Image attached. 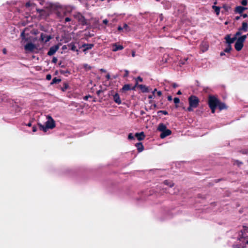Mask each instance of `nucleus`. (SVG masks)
I'll return each mask as SVG.
<instances>
[{
  "label": "nucleus",
  "mask_w": 248,
  "mask_h": 248,
  "mask_svg": "<svg viewBox=\"0 0 248 248\" xmlns=\"http://www.w3.org/2000/svg\"><path fill=\"white\" fill-rule=\"evenodd\" d=\"M239 19V17H236V19L238 20V19Z\"/></svg>",
  "instance_id": "obj_61"
},
{
  "label": "nucleus",
  "mask_w": 248,
  "mask_h": 248,
  "mask_svg": "<svg viewBox=\"0 0 248 248\" xmlns=\"http://www.w3.org/2000/svg\"><path fill=\"white\" fill-rule=\"evenodd\" d=\"M246 244H248V241L246 242Z\"/></svg>",
  "instance_id": "obj_64"
},
{
  "label": "nucleus",
  "mask_w": 248,
  "mask_h": 248,
  "mask_svg": "<svg viewBox=\"0 0 248 248\" xmlns=\"http://www.w3.org/2000/svg\"><path fill=\"white\" fill-rule=\"evenodd\" d=\"M75 17L77 19L81 24H84L85 22V20L84 17L80 14L75 15Z\"/></svg>",
  "instance_id": "obj_8"
},
{
  "label": "nucleus",
  "mask_w": 248,
  "mask_h": 248,
  "mask_svg": "<svg viewBox=\"0 0 248 248\" xmlns=\"http://www.w3.org/2000/svg\"><path fill=\"white\" fill-rule=\"evenodd\" d=\"M166 129H167L166 126L162 123L160 124L157 127V130L161 132L165 131Z\"/></svg>",
  "instance_id": "obj_17"
},
{
  "label": "nucleus",
  "mask_w": 248,
  "mask_h": 248,
  "mask_svg": "<svg viewBox=\"0 0 248 248\" xmlns=\"http://www.w3.org/2000/svg\"><path fill=\"white\" fill-rule=\"evenodd\" d=\"M212 8L215 10V11L217 15L218 16L220 12V8L215 5L213 6Z\"/></svg>",
  "instance_id": "obj_25"
},
{
  "label": "nucleus",
  "mask_w": 248,
  "mask_h": 248,
  "mask_svg": "<svg viewBox=\"0 0 248 248\" xmlns=\"http://www.w3.org/2000/svg\"><path fill=\"white\" fill-rule=\"evenodd\" d=\"M136 56L135 52L134 51H133L132 52V56L133 57H134Z\"/></svg>",
  "instance_id": "obj_45"
},
{
  "label": "nucleus",
  "mask_w": 248,
  "mask_h": 248,
  "mask_svg": "<svg viewBox=\"0 0 248 248\" xmlns=\"http://www.w3.org/2000/svg\"><path fill=\"white\" fill-rule=\"evenodd\" d=\"M46 118V121L45 123V125L38 124L40 129L45 132H46L48 129H52L55 126V121L51 116L47 115Z\"/></svg>",
  "instance_id": "obj_1"
},
{
  "label": "nucleus",
  "mask_w": 248,
  "mask_h": 248,
  "mask_svg": "<svg viewBox=\"0 0 248 248\" xmlns=\"http://www.w3.org/2000/svg\"><path fill=\"white\" fill-rule=\"evenodd\" d=\"M61 81V79H59V78H55L53 79L51 83V84H53L54 83H59Z\"/></svg>",
  "instance_id": "obj_29"
},
{
  "label": "nucleus",
  "mask_w": 248,
  "mask_h": 248,
  "mask_svg": "<svg viewBox=\"0 0 248 248\" xmlns=\"http://www.w3.org/2000/svg\"><path fill=\"white\" fill-rule=\"evenodd\" d=\"M125 74L124 77H127L128 75L129 72L127 70H124Z\"/></svg>",
  "instance_id": "obj_38"
},
{
  "label": "nucleus",
  "mask_w": 248,
  "mask_h": 248,
  "mask_svg": "<svg viewBox=\"0 0 248 248\" xmlns=\"http://www.w3.org/2000/svg\"><path fill=\"white\" fill-rule=\"evenodd\" d=\"M137 149L139 152H141L143 150L144 147L142 144L140 142L138 143L136 145Z\"/></svg>",
  "instance_id": "obj_19"
},
{
  "label": "nucleus",
  "mask_w": 248,
  "mask_h": 248,
  "mask_svg": "<svg viewBox=\"0 0 248 248\" xmlns=\"http://www.w3.org/2000/svg\"><path fill=\"white\" fill-rule=\"evenodd\" d=\"M217 107H218L220 110L226 108V105L224 103H222L220 101L219 102L218 105Z\"/></svg>",
  "instance_id": "obj_24"
},
{
  "label": "nucleus",
  "mask_w": 248,
  "mask_h": 248,
  "mask_svg": "<svg viewBox=\"0 0 248 248\" xmlns=\"http://www.w3.org/2000/svg\"><path fill=\"white\" fill-rule=\"evenodd\" d=\"M247 35H243L239 37L235 44L234 47L237 51H240L243 47V43L246 40Z\"/></svg>",
  "instance_id": "obj_4"
},
{
  "label": "nucleus",
  "mask_w": 248,
  "mask_h": 248,
  "mask_svg": "<svg viewBox=\"0 0 248 248\" xmlns=\"http://www.w3.org/2000/svg\"><path fill=\"white\" fill-rule=\"evenodd\" d=\"M243 33V31L239 29V31L235 33V36H236V38H237V37L242 34Z\"/></svg>",
  "instance_id": "obj_30"
},
{
  "label": "nucleus",
  "mask_w": 248,
  "mask_h": 248,
  "mask_svg": "<svg viewBox=\"0 0 248 248\" xmlns=\"http://www.w3.org/2000/svg\"><path fill=\"white\" fill-rule=\"evenodd\" d=\"M35 48L36 46L32 43H28L24 46V49L27 53L32 52Z\"/></svg>",
  "instance_id": "obj_5"
},
{
  "label": "nucleus",
  "mask_w": 248,
  "mask_h": 248,
  "mask_svg": "<svg viewBox=\"0 0 248 248\" xmlns=\"http://www.w3.org/2000/svg\"><path fill=\"white\" fill-rule=\"evenodd\" d=\"M51 78V76L49 74L46 75V79L48 80H50Z\"/></svg>",
  "instance_id": "obj_36"
},
{
  "label": "nucleus",
  "mask_w": 248,
  "mask_h": 248,
  "mask_svg": "<svg viewBox=\"0 0 248 248\" xmlns=\"http://www.w3.org/2000/svg\"><path fill=\"white\" fill-rule=\"evenodd\" d=\"M225 39L226 42L229 45H231V44L233 43L235 40H236V36H234L233 38L231 37L230 35H227L225 37Z\"/></svg>",
  "instance_id": "obj_9"
},
{
  "label": "nucleus",
  "mask_w": 248,
  "mask_h": 248,
  "mask_svg": "<svg viewBox=\"0 0 248 248\" xmlns=\"http://www.w3.org/2000/svg\"><path fill=\"white\" fill-rule=\"evenodd\" d=\"M32 131L33 132H35L36 131V128L35 127H33L32 128Z\"/></svg>",
  "instance_id": "obj_49"
},
{
  "label": "nucleus",
  "mask_w": 248,
  "mask_h": 248,
  "mask_svg": "<svg viewBox=\"0 0 248 248\" xmlns=\"http://www.w3.org/2000/svg\"><path fill=\"white\" fill-rule=\"evenodd\" d=\"M113 100L118 104L121 103V100L118 93H115L113 95Z\"/></svg>",
  "instance_id": "obj_16"
},
{
  "label": "nucleus",
  "mask_w": 248,
  "mask_h": 248,
  "mask_svg": "<svg viewBox=\"0 0 248 248\" xmlns=\"http://www.w3.org/2000/svg\"><path fill=\"white\" fill-rule=\"evenodd\" d=\"M2 51H3V53L4 54H6V52H7V51H6V49L5 48L3 49Z\"/></svg>",
  "instance_id": "obj_50"
},
{
  "label": "nucleus",
  "mask_w": 248,
  "mask_h": 248,
  "mask_svg": "<svg viewBox=\"0 0 248 248\" xmlns=\"http://www.w3.org/2000/svg\"><path fill=\"white\" fill-rule=\"evenodd\" d=\"M135 136L139 140H142L145 138V135L143 132L140 133H136Z\"/></svg>",
  "instance_id": "obj_12"
},
{
  "label": "nucleus",
  "mask_w": 248,
  "mask_h": 248,
  "mask_svg": "<svg viewBox=\"0 0 248 248\" xmlns=\"http://www.w3.org/2000/svg\"><path fill=\"white\" fill-rule=\"evenodd\" d=\"M112 51H117L118 50H122L124 48L123 46L120 45H118L116 43L112 44Z\"/></svg>",
  "instance_id": "obj_7"
},
{
  "label": "nucleus",
  "mask_w": 248,
  "mask_h": 248,
  "mask_svg": "<svg viewBox=\"0 0 248 248\" xmlns=\"http://www.w3.org/2000/svg\"><path fill=\"white\" fill-rule=\"evenodd\" d=\"M138 81H140V82H142V78L140 77H138L137 78H136V85L134 87H133L132 89V90H134L135 89V88L136 86H138Z\"/></svg>",
  "instance_id": "obj_28"
},
{
  "label": "nucleus",
  "mask_w": 248,
  "mask_h": 248,
  "mask_svg": "<svg viewBox=\"0 0 248 248\" xmlns=\"http://www.w3.org/2000/svg\"><path fill=\"white\" fill-rule=\"evenodd\" d=\"M241 4L243 5H247V1L246 0H243L242 1H241Z\"/></svg>",
  "instance_id": "obj_37"
},
{
  "label": "nucleus",
  "mask_w": 248,
  "mask_h": 248,
  "mask_svg": "<svg viewBox=\"0 0 248 248\" xmlns=\"http://www.w3.org/2000/svg\"><path fill=\"white\" fill-rule=\"evenodd\" d=\"M37 11L38 13L39 14V16H40V17L42 18L46 17L48 15L47 12H46V11L44 10L37 9Z\"/></svg>",
  "instance_id": "obj_11"
},
{
  "label": "nucleus",
  "mask_w": 248,
  "mask_h": 248,
  "mask_svg": "<svg viewBox=\"0 0 248 248\" xmlns=\"http://www.w3.org/2000/svg\"><path fill=\"white\" fill-rule=\"evenodd\" d=\"M173 87L174 88H176V87H177V85L176 83H174V84H173Z\"/></svg>",
  "instance_id": "obj_53"
},
{
  "label": "nucleus",
  "mask_w": 248,
  "mask_h": 248,
  "mask_svg": "<svg viewBox=\"0 0 248 248\" xmlns=\"http://www.w3.org/2000/svg\"><path fill=\"white\" fill-rule=\"evenodd\" d=\"M100 71L102 72H106V70L104 69H100Z\"/></svg>",
  "instance_id": "obj_52"
},
{
  "label": "nucleus",
  "mask_w": 248,
  "mask_h": 248,
  "mask_svg": "<svg viewBox=\"0 0 248 248\" xmlns=\"http://www.w3.org/2000/svg\"><path fill=\"white\" fill-rule=\"evenodd\" d=\"M110 77L109 74H107V76H106V78H107L108 79H110Z\"/></svg>",
  "instance_id": "obj_47"
},
{
  "label": "nucleus",
  "mask_w": 248,
  "mask_h": 248,
  "mask_svg": "<svg viewBox=\"0 0 248 248\" xmlns=\"http://www.w3.org/2000/svg\"><path fill=\"white\" fill-rule=\"evenodd\" d=\"M103 22L104 24H107L108 23V20L107 19H104L103 21Z\"/></svg>",
  "instance_id": "obj_40"
},
{
  "label": "nucleus",
  "mask_w": 248,
  "mask_h": 248,
  "mask_svg": "<svg viewBox=\"0 0 248 248\" xmlns=\"http://www.w3.org/2000/svg\"><path fill=\"white\" fill-rule=\"evenodd\" d=\"M174 102L175 104H177L180 102V99L178 97H175L174 98Z\"/></svg>",
  "instance_id": "obj_33"
},
{
  "label": "nucleus",
  "mask_w": 248,
  "mask_h": 248,
  "mask_svg": "<svg viewBox=\"0 0 248 248\" xmlns=\"http://www.w3.org/2000/svg\"><path fill=\"white\" fill-rule=\"evenodd\" d=\"M171 132L170 130L166 129V130L162 132L161 134H160V137L161 139H164L165 137H166L167 136L170 135L171 134Z\"/></svg>",
  "instance_id": "obj_10"
},
{
  "label": "nucleus",
  "mask_w": 248,
  "mask_h": 248,
  "mask_svg": "<svg viewBox=\"0 0 248 248\" xmlns=\"http://www.w3.org/2000/svg\"><path fill=\"white\" fill-rule=\"evenodd\" d=\"M225 25H227V24H228V22H226L225 23Z\"/></svg>",
  "instance_id": "obj_63"
},
{
  "label": "nucleus",
  "mask_w": 248,
  "mask_h": 248,
  "mask_svg": "<svg viewBox=\"0 0 248 248\" xmlns=\"http://www.w3.org/2000/svg\"><path fill=\"white\" fill-rule=\"evenodd\" d=\"M232 49L231 46L229 45L228 47L224 50L225 52H229Z\"/></svg>",
  "instance_id": "obj_31"
},
{
  "label": "nucleus",
  "mask_w": 248,
  "mask_h": 248,
  "mask_svg": "<svg viewBox=\"0 0 248 248\" xmlns=\"http://www.w3.org/2000/svg\"><path fill=\"white\" fill-rule=\"evenodd\" d=\"M236 163H237V165H240V164H242V163H241V162H239L238 161H236Z\"/></svg>",
  "instance_id": "obj_51"
},
{
  "label": "nucleus",
  "mask_w": 248,
  "mask_h": 248,
  "mask_svg": "<svg viewBox=\"0 0 248 248\" xmlns=\"http://www.w3.org/2000/svg\"><path fill=\"white\" fill-rule=\"evenodd\" d=\"M168 100H169V101H171V100H172V97H171V96H169L168 97Z\"/></svg>",
  "instance_id": "obj_46"
},
{
  "label": "nucleus",
  "mask_w": 248,
  "mask_h": 248,
  "mask_svg": "<svg viewBox=\"0 0 248 248\" xmlns=\"http://www.w3.org/2000/svg\"><path fill=\"white\" fill-rule=\"evenodd\" d=\"M65 48H66V46H62V49H65Z\"/></svg>",
  "instance_id": "obj_59"
},
{
  "label": "nucleus",
  "mask_w": 248,
  "mask_h": 248,
  "mask_svg": "<svg viewBox=\"0 0 248 248\" xmlns=\"http://www.w3.org/2000/svg\"><path fill=\"white\" fill-rule=\"evenodd\" d=\"M246 8H244L242 6H238L236 8L235 11L238 13H242L245 10H246Z\"/></svg>",
  "instance_id": "obj_22"
},
{
  "label": "nucleus",
  "mask_w": 248,
  "mask_h": 248,
  "mask_svg": "<svg viewBox=\"0 0 248 248\" xmlns=\"http://www.w3.org/2000/svg\"><path fill=\"white\" fill-rule=\"evenodd\" d=\"M157 94L158 96H161L162 95V93L161 91H158L157 92Z\"/></svg>",
  "instance_id": "obj_44"
},
{
  "label": "nucleus",
  "mask_w": 248,
  "mask_h": 248,
  "mask_svg": "<svg viewBox=\"0 0 248 248\" xmlns=\"http://www.w3.org/2000/svg\"><path fill=\"white\" fill-rule=\"evenodd\" d=\"M31 5V3L30 2H27L26 3V7H30Z\"/></svg>",
  "instance_id": "obj_41"
},
{
  "label": "nucleus",
  "mask_w": 248,
  "mask_h": 248,
  "mask_svg": "<svg viewBox=\"0 0 248 248\" xmlns=\"http://www.w3.org/2000/svg\"><path fill=\"white\" fill-rule=\"evenodd\" d=\"M83 68L85 69V70L86 71H89L92 68V67L90 65H89L88 64H87V63L83 64Z\"/></svg>",
  "instance_id": "obj_26"
},
{
  "label": "nucleus",
  "mask_w": 248,
  "mask_h": 248,
  "mask_svg": "<svg viewBox=\"0 0 248 248\" xmlns=\"http://www.w3.org/2000/svg\"><path fill=\"white\" fill-rule=\"evenodd\" d=\"M137 86L143 93H147L149 91L148 87L144 85L141 84Z\"/></svg>",
  "instance_id": "obj_14"
},
{
  "label": "nucleus",
  "mask_w": 248,
  "mask_h": 248,
  "mask_svg": "<svg viewBox=\"0 0 248 248\" xmlns=\"http://www.w3.org/2000/svg\"><path fill=\"white\" fill-rule=\"evenodd\" d=\"M118 31H123V27H121V26H119L118 27Z\"/></svg>",
  "instance_id": "obj_39"
},
{
  "label": "nucleus",
  "mask_w": 248,
  "mask_h": 248,
  "mask_svg": "<svg viewBox=\"0 0 248 248\" xmlns=\"http://www.w3.org/2000/svg\"><path fill=\"white\" fill-rule=\"evenodd\" d=\"M243 17L245 18V17H246L247 16V14H244V15H243Z\"/></svg>",
  "instance_id": "obj_58"
},
{
  "label": "nucleus",
  "mask_w": 248,
  "mask_h": 248,
  "mask_svg": "<svg viewBox=\"0 0 248 248\" xmlns=\"http://www.w3.org/2000/svg\"><path fill=\"white\" fill-rule=\"evenodd\" d=\"M219 101L215 96L210 95L208 98V105L211 109L212 112L214 113L215 109L218 105Z\"/></svg>",
  "instance_id": "obj_2"
},
{
  "label": "nucleus",
  "mask_w": 248,
  "mask_h": 248,
  "mask_svg": "<svg viewBox=\"0 0 248 248\" xmlns=\"http://www.w3.org/2000/svg\"><path fill=\"white\" fill-rule=\"evenodd\" d=\"M59 46L58 45H56L51 47L48 51L47 54L49 56H51L53 55L59 49Z\"/></svg>",
  "instance_id": "obj_6"
},
{
  "label": "nucleus",
  "mask_w": 248,
  "mask_h": 248,
  "mask_svg": "<svg viewBox=\"0 0 248 248\" xmlns=\"http://www.w3.org/2000/svg\"><path fill=\"white\" fill-rule=\"evenodd\" d=\"M89 96H85L84 97V99L85 100H87L88 98H89Z\"/></svg>",
  "instance_id": "obj_48"
},
{
  "label": "nucleus",
  "mask_w": 248,
  "mask_h": 248,
  "mask_svg": "<svg viewBox=\"0 0 248 248\" xmlns=\"http://www.w3.org/2000/svg\"><path fill=\"white\" fill-rule=\"evenodd\" d=\"M68 47L70 48L72 51H78L76 46L73 43H70L67 45Z\"/></svg>",
  "instance_id": "obj_20"
},
{
  "label": "nucleus",
  "mask_w": 248,
  "mask_h": 248,
  "mask_svg": "<svg viewBox=\"0 0 248 248\" xmlns=\"http://www.w3.org/2000/svg\"><path fill=\"white\" fill-rule=\"evenodd\" d=\"M128 138L129 140H134V136L132 133H130L128 135Z\"/></svg>",
  "instance_id": "obj_34"
},
{
  "label": "nucleus",
  "mask_w": 248,
  "mask_h": 248,
  "mask_svg": "<svg viewBox=\"0 0 248 248\" xmlns=\"http://www.w3.org/2000/svg\"><path fill=\"white\" fill-rule=\"evenodd\" d=\"M177 94H178V95H180V94H182V93H181V92L180 91H178V92H177Z\"/></svg>",
  "instance_id": "obj_54"
},
{
  "label": "nucleus",
  "mask_w": 248,
  "mask_h": 248,
  "mask_svg": "<svg viewBox=\"0 0 248 248\" xmlns=\"http://www.w3.org/2000/svg\"><path fill=\"white\" fill-rule=\"evenodd\" d=\"M93 45L91 44H84L83 45V47L85 48L84 49V51H86V50L91 49L93 47Z\"/></svg>",
  "instance_id": "obj_21"
},
{
  "label": "nucleus",
  "mask_w": 248,
  "mask_h": 248,
  "mask_svg": "<svg viewBox=\"0 0 248 248\" xmlns=\"http://www.w3.org/2000/svg\"><path fill=\"white\" fill-rule=\"evenodd\" d=\"M156 91H157V90H156V89H155L154 90V91L153 92V94H155V92H156Z\"/></svg>",
  "instance_id": "obj_56"
},
{
  "label": "nucleus",
  "mask_w": 248,
  "mask_h": 248,
  "mask_svg": "<svg viewBox=\"0 0 248 248\" xmlns=\"http://www.w3.org/2000/svg\"><path fill=\"white\" fill-rule=\"evenodd\" d=\"M224 53H223V52H222V53H221V54H220V55H224Z\"/></svg>",
  "instance_id": "obj_62"
},
{
  "label": "nucleus",
  "mask_w": 248,
  "mask_h": 248,
  "mask_svg": "<svg viewBox=\"0 0 248 248\" xmlns=\"http://www.w3.org/2000/svg\"><path fill=\"white\" fill-rule=\"evenodd\" d=\"M233 248H245V246L243 245H234L233 246Z\"/></svg>",
  "instance_id": "obj_32"
},
{
  "label": "nucleus",
  "mask_w": 248,
  "mask_h": 248,
  "mask_svg": "<svg viewBox=\"0 0 248 248\" xmlns=\"http://www.w3.org/2000/svg\"><path fill=\"white\" fill-rule=\"evenodd\" d=\"M21 36H22V37H24V32H22L21 33Z\"/></svg>",
  "instance_id": "obj_55"
},
{
  "label": "nucleus",
  "mask_w": 248,
  "mask_h": 248,
  "mask_svg": "<svg viewBox=\"0 0 248 248\" xmlns=\"http://www.w3.org/2000/svg\"><path fill=\"white\" fill-rule=\"evenodd\" d=\"M57 61V59L56 58H53L52 60V62L56 63Z\"/></svg>",
  "instance_id": "obj_43"
},
{
  "label": "nucleus",
  "mask_w": 248,
  "mask_h": 248,
  "mask_svg": "<svg viewBox=\"0 0 248 248\" xmlns=\"http://www.w3.org/2000/svg\"><path fill=\"white\" fill-rule=\"evenodd\" d=\"M158 113H163L164 115H167L168 114L167 111H165V110H160V111H159L158 112Z\"/></svg>",
  "instance_id": "obj_35"
},
{
  "label": "nucleus",
  "mask_w": 248,
  "mask_h": 248,
  "mask_svg": "<svg viewBox=\"0 0 248 248\" xmlns=\"http://www.w3.org/2000/svg\"><path fill=\"white\" fill-rule=\"evenodd\" d=\"M208 44L206 42H202L201 44V49L202 52L207 51L208 49Z\"/></svg>",
  "instance_id": "obj_13"
},
{
  "label": "nucleus",
  "mask_w": 248,
  "mask_h": 248,
  "mask_svg": "<svg viewBox=\"0 0 248 248\" xmlns=\"http://www.w3.org/2000/svg\"><path fill=\"white\" fill-rule=\"evenodd\" d=\"M153 98V95H149V98L152 99Z\"/></svg>",
  "instance_id": "obj_57"
},
{
  "label": "nucleus",
  "mask_w": 248,
  "mask_h": 248,
  "mask_svg": "<svg viewBox=\"0 0 248 248\" xmlns=\"http://www.w3.org/2000/svg\"><path fill=\"white\" fill-rule=\"evenodd\" d=\"M31 123H29L28 124H27V125H28V126H31Z\"/></svg>",
  "instance_id": "obj_60"
},
{
  "label": "nucleus",
  "mask_w": 248,
  "mask_h": 248,
  "mask_svg": "<svg viewBox=\"0 0 248 248\" xmlns=\"http://www.w3.org/2000/svg\"><path fill=\"white\" fill-rule=\"evenodd\" d=\"M123 28V31H124L125 32H127L130 31V27L125 23L124 24Z\"/></svg>",
  "instance_id": "obj_23"
},
{
  "label": "nucleus",
  "mask_w": 248,
  "mask_h": 248,
  "mask_svg": "<svg viewBox=\"0 0 248 248\" xmlns=\"http://www.w3.org/2000/svg\"><path fill=\"white\" fill-rule=\"evenodd\" d=\"M248 25L246 22L242 23V26L240 28L243 32H246L248 31Z\"/></svg>",
  "instance_id": "obj_18"
},
{
  "label": "nucleus",
  "mask_w": 248,
  "mask_h": 248,
  "mask_svg": "<svg viewBox=\"0 0 248 248\" xmlns=\"http://www.w3.org/2000/svg\"><path fill=\"white\" fill-rule=\"evenodd\" d=\"M65 22H69V21H71V19L69 17H66L65 19Z\"/></svg>",
  "instance_id": "obj_42"
},
{
  "label": "nucleus",
  "mask_w": 248,
  "mask_h": 248,
  "mask_svg": "<svg viewBox=\"0 0 248 248\" xmlns=\"http://www.w3.org/2000/svg\"><path fill=\"white\" fill-rule=\"evenodd\" d=\"M163 184L170 187H172L174 186V183L172 181L168 180H165Z\"/></svg>",
  "instance_id": "obj_15"
},
{
  "label": "nucleus",
  "mask_w": 248,
  "mask_h": 248,
  "mask_svg": "<svg viewBox=\"0 0 248 248\" xmlns=\"http://www.w3.org/2000/svg\"><path fill=\"white\" fill-rule=\"evenodd\" d=\"M131 89L130 86L129 84H126L122 88V90L124 91H128Z\"/></svg>",
  "instance_id": "obj_27"
},
{
  "label": "nucleus",
  "mask_w": 248,
  "mask_h": 248,
  "mask_svg": "<svg viewBox=\"0 0 248 248\" xmlns=\"http://www.w3.org/2000/svg\"><path fill=\"white\" fill-rule=\"evenodd\" d=\"M189 106L187 108L188 111H191L193 108H197L199 105V100L198 97L194 95L190 96L188 98Z\"/></svg>",
  "instance_id": "obj_3"
}]
</instances>
